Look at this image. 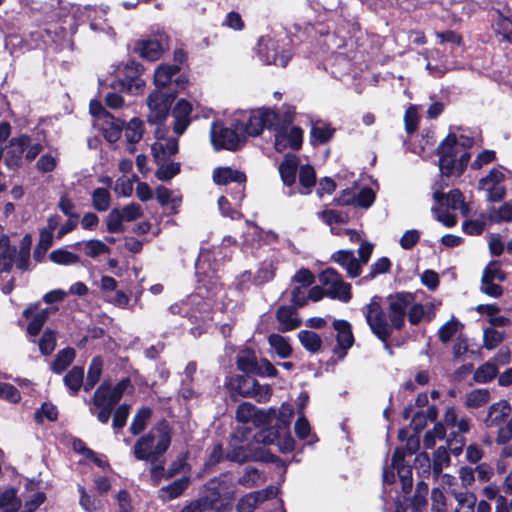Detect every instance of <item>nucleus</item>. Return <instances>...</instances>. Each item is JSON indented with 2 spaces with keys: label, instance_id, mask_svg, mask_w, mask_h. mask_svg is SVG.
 Segmentation results:
<instances>
[{
  "label": "nucleus",
  "instance_id": "nucleus-1",
  "mask_svg": "<svg viewBox=\"0 0 512 512\" xmlns=\"http://www.w3.org/2000/svg\"><path fill=\"white\" fill-rule=\"evenodd\" d=\"M472 144L473 140L467 136L449 134L437 148L441 174L447 177L460 176L470 160L468 148Z\"/></svg>",
  "mask_w": 512,
  "mask_h": 512
},
{
  "label": "nucleus",
  "instance_id": "nucleus-2",
  "mask_svg": "<svg viewBox=\"0 0 512 512\" xmlns=\"http://www.w3.org/2000/svg\"><path fill=\"white\" fill-rule=\"evenodd\" d=\"M170 443L171 429L166 422H162L136 441L133 454L137 460L151 461L154 464L167 451ZM162 470V465H153L151 468L152 477L157 479Z\"/></svg>",
  "mask_w": 512,
  "mask_h": 512
},
{
  "label": "nucleus",
  "instance_id": "nucleus-3",
  "mask_svg": "<svg viewBox=\"0 0 512 512\" xmlns=\"http://www.w3.org/2000/svg\"><path fill=\"white\" fill-rule=\"evenodd\" d=\"M414 300V295L407 292L389 297L388 317L393 328H403L406 314L412 325L419 324L423 319L431 320L435 316L433 304L422 305Z\"/></svg>",
  "mask_w": 512,
  "mask_h": 512
},
{
  "label": "nucleus",
  "instance_id": "nucleus-4",
  "mask_svg": "<svg viewBox=\"0 0 512 512\" xmlns=\"http://www.w3.org/2000/svg\"><path fill=\"white\" fill-rule=\"evenodd\" d=\"M129 386L130 380L128 378L121 380L113 388L106 382L102 383L94 393L89 408L91 414L96 415L101 423L106 424L109 421L114 405L121 399Z\"/></svg>",
  "mask_w": 512,
  "mask_h": 512
},
{
  "label": "nucleus",
  "instance_id": "nucleus-5",
  "mask_svg": "<svg viewBox=\"0 0 512 512\" xmlns=\"http://www.w3.org/2000/svg\"><path fill=\"white\" fill-rule=\"evenodd\" d=\"M278 113L271 109H257L250 112H242L236 118V129L240 131L242 139L248 136H258L264 128L270 130Z\"/></svg>",
  "mask_w": 512,
  "mask_h": 512
},
{
  "label": "nucleus",
  "instance_id": "nucleus-6",
  "mask_svg": "<svg viewBox=\"0 0 512 512\" xmlns=\"http://www.w3.org/2000/svg\"><path fill=\"white\" fill-rule=\"evenodd\" d=\"M43 146L28 135L13 137L7 148L5 162L10 169H17L23 164V159L33 161L42 151Z\"/></svg>",
  "mask_w": 512,
  "mask_h": 512
},
{
  "label": "nucleus",
  "instance_id": "nucleus-7",
  "mask_svg": "<svg viewBox=\"0 0 512 512\" xmlns=\"http://www.w3.org/2000/svg\"><path fill=\"white\" fill-rule=\"evenodd\" d=\"M478 187L491 202L501 201L506 195V175L502 168H493L481 178Z\"/></svg>",
  "mask_w": 512,
  "mask_h": 512
},
{
  "label": "nucleus",
  "instance_id": "nucleus-8",
  "mask_svg": "<svg viewBox=\"0 0 512 512\" xmlns=\"http://www.w3.org/2000/svg\"><path fill=\"white\" fill-rule=\"evenodd\" d=\"M257 54L260 60L267 65L285 67L290 60V53L280 50L279 42L269 36H263L258 41Z\"/></svg>",
  "mask_w": 512,
  "mask_h": 512
},
{
  "label": "nucleus",
  "instance_id": "nucleus-9",
  "mask_svg": "<svg viewBox=\"0 0 512 512\" xmlns=\"http://www.w3.org/2000/svg\"><path fill=\"white\" fill-rule=\"evenodd\" d=\"M319 281L326 287V295L332 299L348 302L351 299V286L345 283L333 268H327L319 275Z\"/></svg>",
  "mask_w": 512,
  "mask_h": 512
},
{
  "label": "nucleus",
  "instance_id": "nucleus-10",
  "mask_svg": "<svg viewBox=\"0 0 512 512\" xmlns=\"http://www.w3.org/2000/svg\"><path fill=\"white\" fill-rule=\"evenodd\" d=\"M234 127L235 129L231 130L224 127L221 123H213L210 137L212 145L216 150H235L238 148L243 139L240 131L236 129V123L234 124Z\"/></svg>",
  "mask_w": 512,
  "mask_h": 512
},
{
  "label": "nucleus",
  "instance_id": "nucleus-11",
  "mask_svg": "<svg viewBox=\"0 0 512 512\" xmlns=\"http://www.w3.org/2000/svg\"><path fill=\"white\" fill-rule=\"evenodd\" d=\"M366 320L372 332L383 342H385L391 334V324L389 325L381 306L377 301L372 300L366 308Z\"/></svg>",
  "mask_w": 512,
  "mask_h": 512
},
{
  "label": "nucleus",
  "instance_id": "nucleus-12",
  "mask_svg": "<svg viewBox=\"0 0 512 512\" xmlns=\"http://www.w3.org/2000/svg\"><path fill=\"white\" fill-rule=\"evenodd\" d=\"M173 98L174 96L164 94L159 89L154 90L147 98L148 122L157 124L164 120L169 114Z\"/></svg>",
  "mask_w": 512,
  "mask_h": 512
},
{
  "label": "nucleus",
  "instance_id": "nucleus-13",
  "mask_svg": "<svg viewBox=\"0 0 512 512\" xmlns=\"http://www.w3.org/2000/svg\"><path fill=\"white\" fill-rule=\"evenodd\" d=\"M56 311L57 308L55 307L40 308L39 302L30 304L22 313L23 317L28 321L27 333L30 336H37L49 315Z\"/></svg>",
  "mask_w": 512,
  "mask_h": 512
},
{
  "label": "nucleus",
  "instance_id": "nucleus-14",
  "mask_svg": "<svg viewBox=\"0 0 512 512\" xmlns=\"http://www.w3.org/2000/svg\"><path fill=\"white\" fill-rule=\"evenodd\" d=\"M275 416L274 410L258 411L254 405L248 402L240 404L236 410V419L243 424H253L254 426H266L271 424V416Z\"/></svg>",
  "mask_w": 512,
  "mask_h": 512
},
{
  "label": "nucleus",
  "instance_id": "nucleus-15",
  "mask_svg": "<svg viewBox=\"0 0 512 512\" xmlns=\"http://www.w3.org/2000/svg\"><path fill=\"white\" fill-rule=\"evenodd\" d=\"M238 368L247 373L259 376H274L276 369L266 359H257L255 354H245L238 358Z\"/></svg>",
  "mask_w": 512,
  "mask_h": 512
},
{
  "label": "nucleus",
  "instance_id": "nucleus-16",
  "mask_svg": "<svg viewBox=\"0 0 512 512\" xmlns=\"http://www.w3.org/2000/svg\"><path fill=\"white\" fill-rule=\"evenodd\" d=\"M98 286L103 299L117 307L124 308L129 303V297L121 290H117V281L111 276H102Z\"/></svg>",
  "mask_w": 512,
  "mask_h": 512
},
{
  "label": "nucleus",
  "instance_id": "nucleus-17",
  "mask_svg": "<svg viewBox=\"0 0 512 512\" xmlns=\"http://www.w3.org/2000/svg\"><path fill=\"white\" fill-rule=\"evenodd\" d=\"M279 490L277 487L269 486L263 490L255 491L243 496L238 504V512H253L262 502L277 496Z\"/></svg>",
  "mask_w": 512,
  "mask_h": 512
},
{
  "label": "nucleus",
  "instance_id": "nucleus-18",
  "mask_svg": "<svg viewBox=\"0 0 512 512\" xmlns=\"http://www.w3.org/2000/svg\"><path fill=\"white\" fill-rule=\"evenodd\" d=\"M406 451L404 448H396L392 457V468L397 471L402 484V490L405 494L412 489V468L405 463Z\"/></svg>",
  "mask_w": 512,
  "mask_h": 512
},
{
  "label": "nucleus",
  "instance_id": "nucleus-19",
  "mask_svg": "<svg viewBox=\"0 0 512 512\" xmlns=\"http://www.w3.org/2000/svg\"><path fill=\"white\" fill-rule=\"evenodd\" d=\"M156 142L152 144L151 150L157 163L166 161L167 158L178 151V140L176 138H164L160 136V127L155 131Z\"/></svg>",
  "mask_w": 512,
  "mask_h": 512
},
{
  "label": "nucleus",
  "instance_id": "nucleus-20",
  "mask_svg": "<svg viewBox=\"0 0 512 512\" xmlns=\"http://www.w3.org/2000/svg\"><path fill=\"white\" fill-rule=\"evenodd\" d=\"M510 414V404L506 400H500L489 407L484 423L487 427H496L500 430L505 427L503 424L507 421Z\"/></svg>",
  "mask_w": 512,
  "mask_h": 512
},
{
  "label": "nucleus",
  "instance_id": "nucleus-21",
  "mask_svg": "<svg viewBox=\"0 0 512 512\" xmlns=\"http://www.w3.org/2000/svg\"><path fill=\"white\" fill-rule=\"evenodd\" d=\"M240 393L245 397H253L258 402H266L272 395L269 385H260L255 379L245 378L239 384Z\"/></svg>",
  "mask_w": 512,
  "mask_h": 512
},
{
  "label": "nucleus",
  "instance_id": "nucleus-22",
  "mask_svg": "<svg viewBox=\"0 0 512 512\" xmlns=\"http://www.w3.org/2000/svg\"><path fill=\"white\" fill-rule=\"evenodd\" d=\"M290 123L291 119L289 116L280 115L278 113V119L275 120V123H273L270 128V131L274 133L275 149L277 151H283L285 148L289 147L288 124Z\"/></svg>",
  "mask_w": 512,
  "mask_h": 512
},
{
  "label": "nucleus",
  "instance_id": "nucleus-23",
  "mask_svg": "<svg viewBox=\"0 0 512 512\" xmlns=\"http://www.w3.org/2000/svg\"><path fill=\"white\" fill-rule=\"evenodd\" d=\"M333 261L342 266L352 278L361 273V262L355 258L353 251L340 250L332 255Z\"/></svg>",
  "mask_w": 512,
  "mask_h": 512
},
{
  "label": "nucleus",
  "instance_id": "nucleus-24",
  "mask_svg": "<svg viewBox=\"0 0 512 512\" xmlns=\"http://www.w3.org/2000/svg\"><path fill=\"white\" fill-rule=\"evenodd\" d=\"M192 111L191 104L184 99L177 102L172 111L174 121V131L176 134L181 135L190 124V113Z\"/></svg>",
  "mask_w": 512,
  "mask_h": 512
},
{
  "label": "nucleus",
  "instance_id": "nucleus-25",
  "mask_svg": "<svg viewBox=\"0 0 512 512\" xmlns=\"http://www.w3.org/2000/svg\"><path fill=\"white\" fill-rule=\"evenodd\" d=\"M333 328L336 331L338 348L343 351L352 348L354 344V336L351 324L346 320H334Z\"/></svg>",
  "mask_w": 512,
  "mask_h": 512
},
{
  "label": "nucleus",
  "instance_id": "nucleus-26",
  "mask_svg": "<svg viewBox=\"0 0 512 512\" xmlns=\"http://www.w3.org/2000/svg\"><path fill=\"white\" fill-rule=\"evenodd\" d=\"M213 180L218 185H227L235 182L241 186L245 182L246 177L238 170H233L229 167H219L213 171Z\"/></svg>",
  "mask_w": 512,
  "mask_h": 512
},
{
  "label": "nucleus",
  "instance_id": "nucleus-27",
  "mask_svg": "<svg viewBox=\"0 0 512 512\" xmlns=\"http://www.w3.org/2000/svg\"><path fill=\"white\" fill-rule=\"evenodd\" d=\"M299 166V159L294 154H287L279 166V173L283 183L291 186L295 183L296 171Z\"/></svg>",
  "mask_w": 512,
  "mask_h": 512
},
{
  "label": "nucleus",
  "instance_id": "nucleus-28",
  "mask_svg": "<svg viewBox=\"0 0 512 512\" xmlns=\"http://www.w3.org/2000/svg\"><path fill=\"white\" fill-rule=\"evenodd\" d=\"M74 247L90 258H97L110 253V247L98 239L77 242Z\"/></svg>",
  "mask_w": 512,
  "mask_h": 512
},
{
  "label": "nucleus",
  "instance_id": "nucleus-29",
  "mask_svg": "<svg viewBox=\"0 0 512 512\" xmlns=\"http://www.w3.org/2000/svg\"><path fill=\"white\" fill-rule=\"evenodd\" d=\"M136 50L141 57L149 61H155L162 55L163 47L159 40L149 39L138 42Z\"/></svg>",
  "mask_w": 512,
  "mask_h": 512
},
{
  "label": "nucleus",
  "instance_id": "nucleus-30",
  "mask_svg": "<svg viewBox=\"0 0 512 512\" xmlns=\"http://www.w3.org/2000/svg\"><path fill=\"white\" fill-rule=\"evenodd\" d=\"M277 319L280 324V329L284 331L296 329L301 323L297 317L295 308L291 306L280 307L277 311Z\"/></svg>",
  "mask_w": 512,
  "mask_h": 512
},
{
  "label": "nucleus",
  "instance_id": "nucleus-31",
  "mask_svg": "<svg viewBox=\"0 0 512 512\" xmlns=\"http://www.w3.org/2000/svg\"><path fill=\"white\" fill-rule=\"evenodd\" d=\"M144 133V123L138 118H132L125 128V137L129 143L128 150L133 153L134 144L138 143Z\"/></svg>",
  "mask_w": 512,
  "mask_h": 512
},
{
  "label": "nucleus",
  "instance_id": "nucleus-32",
  "mask_svg": "<svg viewBox=\"0 0 512 512\" xmlns=\"http://www.w3.org/2000/svg\"><path fill=\"white\" fill-rule=\"evenodd\" d=\"M189 482L190 480L188 477H183L181 479L175 480L170 485L162 487L160 489L159 497L163 501L175 499L178 496H180L183 493V491L188 487Z\"/></svg>",
  "mask_w": 512,
  "mask_h": 512
},
{
  "label": "nucleus",
  "instance_id": "nucleus-33",
  "mask_svg": "<svg viewBox=\"0 0 512 512\" xmlns=\"http://www.w3.org/2000/svg\"><path fill=\"white\" fill-rule=\"evenodd\" d=\"M16 249L10 246L7 236L0 237V271H9L13 265Z\"/></svg>",
  "mask_w": 512,
  "mask_h": 512
},
{
  "label": "nucleus",
  "instance_id": "nucleus-34",
  "mask_svg": "<svg viewBox=\"0 0 512 512\" xmlns=\"http://www.w3.org/2000/svg\"><path fill=\"white\" fill-rule=\"evenodd\" d=\"M494 27L497 35L501 40L512 43V20L499 11L494 15Z\"/></svg>",
  "mask_w": 512,
  "mask_h": 512
},
{
  "label": "nucleus",
  "instance_id": "nucleus-35",
  "mask_svg": "<svg viewBox=\"0 0 512 512\" xmlns=\"http://www.w3.org/2000/svg\"><path fill=\"white\" fill-rule=\"evenodd\" d=\"M180 70L179 64H163L160 65L154 75V82L157 88L165 87L170 83L172 77Z\"/></svg>",
  "mask_w": 512,
  "mask_h": 512
},
{
  "label": "nucleus",
  "instance_id": "nucleus-36",
  "mask_svg": "<svg viewBox=\"0 0 512 512\" xmlns=\"http://www.w3.org/2000/svg\"><path fill=\"white\" fill-rule=\"evenodd\" d=\"M273 410L275 411V416L272 414V422L271 424H266V426H277L279 429H283L286 432L294 413L293 407L290 404H283L278 411Z\"/></svg>",
  "mask_w": 512,
  "mask_h": 512
},
{
  "label": "nucleus",
  "instance_id": "nucleus-37",
  "mask_svg": "<svg viewBox=\"0 0 512 512\" xmlns=\"http://www.w3.org/2000/svg\"><path fill=\"white\" fill-rule=\"evenodd\" d=\"M490 400V393L487 389H475L465 396V406L467 408H479L484 406Z\"/></svg>",
  "mask_w": 512,
  "mask_h": 512
},
{
  "label": "nucleus",
  "instance_id": "nucleus-38",
  "mask_svg": "<svg viewBox=\"0 0 512 512\" xmlns=\"http://www.w3.org/2000/svg\"><path fill=\"white\" fill-rule=\"evenodd\" d=\"M433 197L436 202H441L445 198L446 205L454 210H462L464 208L463 195L459 190H452L446 196L443 193L436 191L434 192Z\"/></svg>",
  "mask_w": 512,
  "mask_h": 512
},
{
  "label": "nucleus",
  "instance_id": "nucleus-39",
  "mask_svg": "<svg viewBox=\"0 0 512 512\" xmlns=\"http://www.w3.org/2000/svg\"><path fill=\"white\" fill-rule=\"evenodd\" d=\"M103 361L101 357H94L87 374L86 381L84 383V389L89 391L99 381L102 373Z\"/></svg>",
  "mask_w": 512,
  "mask_h": 512
},
{
  "label": "nucleus",
  "instance_id": "nucleus-40",
  "mask_svg": "<svg viewBox=\"0 0 512 512\" xmlns=\"http://www.w3.org/2000/svg\"><path fill=\"white\" fill-rule=\"evenodd\" d=\"M298 339L302 346L310 351L317 352L321 347V338L319 335L310 330H302L298 333Z\"/></svg>",
  "mask_w": 512,
  "mask_h": 512
},
{
  "label": "nucleus",
  "instance_id": "nucleus-41",
  "mask_svg": "<svg viewBox=\"0 0 512 512\" xmlns=\"http://www.w3.org/2000/svg\"><path fill=\"white\" fill-rule=\"evenodd\" d=\"M151 414L152 411L148 407H142L141 409H139L130 425L131 433L134 435L141 433L146 428L147 422L150 419Z\"/></svg>",
  "mask_w": 512,
  "mask_h": 512
},
{
  "label": "nucleus",
  "instance_id": "nucleus-42",
  "mask_svg": "<svg viewBox=\"0 0 512 512\" xmlns=\"http://www.w3.org/2000/svg\"><path fill=\"white\" fill-rule=\"evenodd\" d=\"M319 217L331 227V232L335 235H341V229L334 227V224L345 223L346 216L336 210H326L318 213Z\"/></svg>",
  "mask_w": 512,
  "mask_h": 512
},
{
  "label": "nucleus",
  "instance_id": "nucleus-43",
  "mask_svg": "<svg viewBox=\"0 0 512 512\" xmlns=\"http://www.w3.org/2000/svg\"><path fill=\"white\" fill-rule=\"evenodd\" d=\"M211 256L209 251H201L198 259L195 264L196 273L198 275H204L207 278H210L211 274H214L216 271L215 265H212L210 262Z\"/></svg>",
  "mask_w": 512,
  "mask_h": 512
},
{
  "label": "nucleus",
  "instance_id": "nucleus-44",
  "mask_svg": "<svg viewBox=\"0 0 512 512\" xmlns=\"http://www.w3.org/2000/svg\"><path fill=\"white\" fill-rule=\"evenodd\" d=\"M19 506L20 501L14 489H7L0 495V509L3 512H16Z\"/></svg>",
  "mask_w": 512,
  "mask_h": 512
},
{
  "label": "nucleus",
  "instance_id": "nucleus-45",
  "mask_svg": "<svg viewBox=\"0 0 512 512\" xmlns=\"http://www.w3.org/2000/svg\"><path fill=\"white\" fill-rule=\"evenodd\" d=\"M111 195L105 188H96L92 193V205L97 211H106L110 207Z\"/></svg>",
  "mask_w": 512,
  "mask_h": 512
},
{
  "label": "nucleus",
  "instance_id": "nucleus-46",
  "mask_svg": "<svg viewBox=\"0 0 512 512\" xmlns=\"http://www.w3.org/2000/svg\"><path fill=\"white\" fill-rule=\"evenodd\" d=\"M49 258L52 262L59 265H73L79 262L80 258L66 249H57L50 253Z\"/></svg>",
  "mask_w": 512,
  "mask_h": 512
},
{
  "label": "nucleus",
  "instance_id": "nucleus-47",
  "mask_svg": "<svg viewBox=\"0 0 512 512\" xmlns=\"http://www.w3.org/2000/svg\"><path fill=\"white\" fill-rule=\"evenodd\" d=\"M450 457L445 447L437 448L433 455L432 473L433 475H440L443 468L449 466Z\"/></svg>",
  "mask_w": 512,
  "mask_h": 512
},
{
  "label": "nucleus",
  "instance_id": "nucleus-48",
  "mask_svg": "<svg viewBox=\"0 0 512 512\" xmlns=\"http://www.w3.org/2000/svg\"><path fill=\"white\" fill-rule=\"evenodd\" d=\"M31 241L29 235L23 237L20 250L15 259L16 266L21 270H26L29 266Z\"/></svg>",
  "mask_w": 512,
  "mask_h": 512
},
{
  "label": "nucleus",
  "instance_id": "nucleus-49",
  "mask_svg": "<svg viewBox=\"0 0 512 512\" xmlns=\"http://www.w3.org/2000/svg\"><path fill=\"white\" fill-rule=\"evenodd\" d=\"M458 503L455 512H472L476 504V497L470 492L453 493Z\"/></svg>",
  "mask_w": 512,
  "mask_h": 512
},
{
  "label": "nucleus",
  "instance_id": "nucleus-50",
  "mask_svg": "<svg viewBox=\"0 0 512 512\" xmlns=\"http://www.w3.org/2000/svg\"><path fill=\"white\" fill-rule=\"evenodd\" d=\"M461 328L462 324L459 322V320L455 317H452L439 328V339L444 343L448 342Z\"/></svg>",
  "mask_w": 512,
  "mask_h": 512
},
{
  "label": "nucleus",
  "instance_id": "nucleus-51",
  "mask_svg": "<svg viewBox=\"0 0 512 512\" xmlns=\"http://www.w3.org/2000/svg\"><path fill=\"white\" fill-rule=\"evenodd\" d=\"M83 377V368L73 367L65 376L64 382L73 393H76L83 384Z\"/></svg>",
  "mask_w": 512,
  "mask_h": 512
},
{
  "label": "nucleus",
  "instance_id": "nucleus-52",
  "mask_svg": "<svg viewBox=\"0 0 512 512\" xmlns=\"http://www.w3.org/2000/svg\"><path fill=\"white\" fill-rule=\"evenodd\" d=\"M299 181L302 186L303 191L301 193L307 194L310 192V189L315 185L316 183V176L315 171L313 167L309 165L302 166L300 168L299 172Z\"/></svg>",
  "mask_w": 512,
  "mask_h": 512
},
{
  "label": "nucleus",
  "instance_id": "nucleus-53",
  "mask_svg": "<svg viewBox=\"0 0 512 512\" xmlns=\"http://www.w3.org/2000/svg\"><path fill=\"white\" fill-rule=\"evenodd\" d=\"M156 171V177L161 181H167L176 176L180 171V165L176 162L165 163L160 162Z\"/></svg>",
  "mask_w": 512,
  "mask_h": 512
},
{
  "label": "nucleus",
  "instance_id": "nucleus-54",
  "mask_svg": "<svg viewBox=\"0 0 512 512\" xmlns=\"http://www.w3.org/2000/svg\"><path fill=\"white\" fill-rule=\"evenodd\" d=\"M446 435V429L442 423H436L433 430L427 431L424 436V446L433 448L437 440H442Z\"/></svg>",
  "mask_w": 512,
  "mask_h": 512
},
{
  "label": "nucleus",
  "instance_id": "nucleus-55",
  "mask_svg": "<svg viewBox=\"0 0 512 512\" xmlns=\"http://www.w3.org/2000/svg\"><path fill=\"white\" fill-rule=\"evenodd\" d=\"M263 482V476L255 468H247L243 476H241L239 479V483L247 488L258 486Z\"/></svg>",
  "mask_w": 512,
  "mask_h": 512
},
{
  "label": "nucleus",
  "instance_id": "nucleus-56",
  "mask_svg": "<svg viewBox=\"0 0 512 512\" xmlns=\"http://www.w3.org/2000/svg\"><path fill=\"white\" fill-rule=\"evenodd\" d=\"M123 218L119 209H113L107 216V231L110 233H120L124 231Z\"/></svg>",
  "mask_w": 512,
  "mask_h": 512
},
{
  "label": "nucleus",
  "instance_id": "nucleus-57",
  "mask_svg": "<svg viewBox=\"0 0 512 512\" xmlns=\"http://www.w3.org/2000/svg\"><path fill=\"white\" fill-rule=\"evenodd\" d=\"M496 374L497 367L494 364L488 362L483 364L476 370L474 374V379L477 382L485 383L492 380L496 376Z\"/></svg>",
  "mask_w": 512,
  "mask_h": 512
},
{
  "label": "nucleus",
  "instance_id": "nucleus-58",
  "mask_svg": "<svg viewBox=\"0 0 512 512\" xmlns=\"http://www.w3.org/2000/svg\"><path fill=\"white\" fill-rule=\"evenodd\" d=\"M58 164V155L57 153H46L43 154L39 160L37 161V169L40 172L48 173L53 171Z\"/></svg>",
  "mask_w": 512,
  "mask_h": 512
},
{
  "label": "nucleus",
  "instance_id": "nucleus-59",
  "mask_svg": "<svg viewBox=\"0 0 512 512\" xmlns=\"http://www.w3.org/2000/svg\"><path fill=\"white\" fill-rule=\"evenodd\" d=\"M482 278L502 282L505 280V274L501 270L499 262L492 261L485 267Z\"/></svg>",
  "mask_w": 512,
  "mask_h": 512
},
{
  "label": "nucleus",
  "instance_id": "nucleus-60",
  "mask_svg": "<svg viewBox=\"0 0 512 512\" xmlns=\"http://www.w3.org/2000/svg\"><path fill=\"white\" fill-rule=\"evenodd\" d=\"M156 198L161 205L171 204L173 209L177 208L181 203V198L172 197L171 191L164 186H160L156 189Z\"/></svg>",
  "mask_w": 512,
  "mask_h": 512
},
{
  "label": "nucleus",
  "instance_id": "nucleus-61",
  "mask_svg": "<svg viewBox=\"0 0 512 512\" xmlns=\"http://www.w3.org/2000/svg\"><path fill=\"white\" fill-rule=\"evenodd\" d=\"M57 333L52 329H46L39 341L40 352H52L55 349Z\"/></svg>",
  "mask_w": 512,
  "mask_h": 512
},
{
  "label": "nucleus",
  "instance_id": "nucleus-62",
  "mask_svg": "<svg viewBox=\"0 0 512 512\" xmlns=\"http://www.w3.org/2000/svg\"><path fill=\"white\" fill-rule=\"evenodd\" d=\"M483 340L485 348L492 350L503 340V335L491 327L484 330Z\"/></svg>",
  "mask_w": 512,
  "mask_h": 512
},
{
  "label": "nucleus",
  "instance_id": "nucleus-63",
  "mask_svg": "<svg viewBox=\"0 0 512 512\" xmlns=\"http://www.w3.org/2000/svg\"><path fill=\"white\" fill-rule=\"evenodd\" d=\"M58 412L56 407L51 403H43L41 408L35 413V419L37 422H43L44 419L49 421H55L57 419Z\"/></svg>",
  "mask_w": 512,
  "mask_h": 512
},
{
  "label": "nucleus",
  "instance_id": "nucleus-64",
  "mask_svg": "<svg viewBox=\"0 0 512 512\" xmlns=\"http://www.w3.org/2000/svg\"><path fill=\"white\" fill-rule=\"evenodd\" d=\"M491 219L497 222L512 221V200L506 202L491 214Z\"/></svg>",
  "mask_w": 512,
  "mask_h": 512
}]
</instances>
